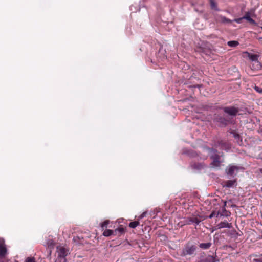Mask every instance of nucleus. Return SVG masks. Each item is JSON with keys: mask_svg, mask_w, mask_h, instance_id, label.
Instances as JSON below:
<instances>
[{"mask_svg": "<svg viewBox=\"0 0 262 262\" xmlns=\"http://www.w3.org/2000/svg\"><path fill=\"white\" fill-rule=\"evenodd\" d=\"M226 205V202H224V204L223 207L222 208V212H220V211H217L216 213V217L218 216L219 215L222 216H225V217H228L230 215V212L229 211H227L226 208L225 206Z\"/></svg>", "mask_w": 262, "mask_h": 262, "instance_id": "obj_7", "label": "nucleus"}, {"mask_svg": "<svg viewBox=\"0 0 262 262\" xmlns=\"http://www.w3.org/2000/svg\"><path fill=\"white\" fill-rule=\"evenodd\" d=\"M247 53L248 54V57L250 60L252 61H258L259 56L257 55Z\"/></svg>", "mask_w": 262, "mask_h": 262, "instance_id": "obj_18", "label": "nucleus"}, {"mask_svg": "<svg viewBox=\"0 0 262 262\" xmlns=\"http://www.w3.org/2000/svg\"><path fill=\"white\" fill-rule=\"evenodd\" d=\"M239 44L238 42L237 41H229L227 42V45L231 47H235L238 46Z\"/></svg>", "mask_w": 262, "mask_h": 262, "instance_id": "obj_23", "label": "nucleus"}, {"mask_svg": "<svg viewBox=\"0 0 262 262\" xmlns=\"http://www.w3.org/2000/svg\"><path fill=\"white\" fill-rule=\"evenodd\" d=\"M140 223L139 221H134V222H131L129 224V227L132 228H136L138 225H139Z\"/></svg>", "mask_w": 262, "mask_h": 262, "instance_id": "obj_24", "label": "nucleus"}, {"mask_svg": "<svg viewBox=\"0 0 262 262\" xmlns=\"http://www.w3.org/2000/svg\"><path fill=\"white\" fill-rule=\"evenodd\" d=\"M60 259L59 262H66L67 259L66 257L64 258H59Z\"/></svg>", "mask_w": 262, "mask_h": 262, "instance_id": "obj_34", "label": "nucleus"}, {"mask_svg": "<svg viewBox=\"0 0 262 262\" xmlns=\"http://www.w3.org/2000/svg\"><path fill=\"white\" fill-rule=\"evenodd\" d=\"M230 133L233 135L235 139L236 140L238 144L241 145L242 144V139L239 134L236 133L235 130H231Z\"/></svg>", "mask_w": 262, "mask_h": 262, "instance_id": "obj_10", "label": "nucleus"}, {"mask_svg": "<svg viewBox=\"0 0 262 262\" xmlns=\"http://www.w3.org/2000/svg\"><path fill=\"white\" fill-rule=\"evenodd\" d=\"M210 2L211 9L219 11L220 10L217 7L216 3L213 0H210Z\"/></svg>", "mask_w": 262, "mask_h": 262, "instance_id": "obj_22", "label": "nucleus"}, {"mask_svg": "<svg viewBox=\"0 0 262 262\" xmlns=\"http://www.w3.org/2000/svg\"><path fill=\"white\" fill-rule=\"evenodd\" d=\"M218 145L222 148L226 147L228 145L227 143L223 141H220L218 142Z\"/></svg>", "mask_w": 262, "mask_h": 262, "instance_id": "obj_25", "label": "nucleus"}, {"mask_svg": "<svg viewBox=\"0 0 262 262\" xmlns=\"http://www.w3.org/2000/svg\"><path fill=\"white\" fill-rule=\"evenodd\" d=\"M26 262H35L34 257H27L26 259Z\"/></svg>", "mask_w": 262, "mask_h": 262, "instance_id": "obj_31", "label": "nucleus"}, {"mask_svg": "<svg viewBox=\"0 0 262 262\" xmlns=\"http://www.w3.org/2000/svg\"><path fill=\"white\" fill-rule=\"evenodd\" d=\"M103 235L106 237L110 236L111 235H115L114 230L106 229L103 232Z\"/></svg>", "mask_w": 262, "mask_h": 262, "instance_id": "obj_20", "label": "nucleus"}, {"mask_svg": "<svg viewBox=\"0 0 262 262\" xmlns=\"http://www.w3.org/2000/svg\"><path fill=\"white\" fill-rule=\"evenodd\" d=\"M216 213H216L215 211H212L211 213L209 215L208 217L210 219H212L215 215L216 216Z\"/></svg>", "mask_w": 262, "mask_h": 262, "instance_id": "obj_32", "label": "nucleus"}, {"mask_svg": "<svg viewBox=\"0 0 262 262\" xmlns=\"http://www.w3.org/2000/svg\"><path fill=\"white\" fill-rule=\"evenodd\" d=\"M260 132L262 134V127L260 128Z\"/></svg>", "mask_w": 262, "mask_h": 262, "instance_id": "obj_37", "label": "nucleus"}, {"mask_svg": "<svg viewBox=\"0 0 262 262\" xmlns=\"http://www.w3.org/2000/svg\"><path fill=\"white\" fill-rule=\"evenodd\" d=\"M183 154L188 156L190 158H197V159L205 160L207 159V156L200 157L198 154L195 151L191 149H185L183 151Z\"/></svg>", "mask_w": 262, "mask_h": 262, "instance_id": "obj_4", "label": "nucleus"}, {"mask_svg": "<svg viewBox=\"0 0 262 262\" xmlns=\"http://www.w3.org/2000/svg\"><path fill=\"white\" fill-rule=\"evenodd\" d=\"M260 172L262 173V169L260 170Z\"/></svg>", "mask_w": 262, "mask_h": 262, "instance_id": "obj_39", "label": "nucleus"}, {"mask_svg": "<svg viewBox=\"0 0 262 262\" xmlns=\"http://www.w3.org/2000/svg\"><path fill=\"white\" fill-rule=\"evenodd\" d=\"M261 191H262V187H261Z\"/></svg>", "mask_w": 262, "mask_h": 262, "instance_id": "obj_40", "label": "nucleus"}, {"mask_svg": "<svg viewBox=\"0 0 262 262\" xmlns=\"http://www.w3.org/2000/svg\"><path fill=\"white\" fill-rule=\"evenodd\" d=\"M192 169L196 170H201L207 167V165L204 162H192L190 163Z\"/></svg>", "mask_w": 262, "mask_h": 262, "instance_id": "obj_5", "label": "nucleus"}, {"mask_svg": "<svg viewBox=\"0 0 262 262\" xmlns=\"http://www.w3.org/2000/svg\"><path fill=\"white\" fill-rule=\"evenodd\" d=\"M208 150L212 153L210 158L212 160L211 165L214 167H218L221 165L220 156L217 154V150L212 148H208Z\"/></svg>", "mask_w": 262, "mask_h": 262, "instance_id": "obj_2", "label": "nucleus"}, {"mask_svg": "<svg viewBox=\"0 0 262 262\" xmlns=\"http://www.w3.org/2000/svg\"><path fill=\"white\" fill-rule=\"evenodd\" d=\"M46 245L48 247V248L50 249L54 248V243L52 239L49 238L46 241Z\"/></svg>", "mask_w": 262, "mask_h": 262, "instance_id": "obj_15", "label": "nucleus"}, {"mask_svg": "<svg viewBox=\"0 0 262 262\" xmlns=\"http://www.w3.org/2000/svg\"><path fill=\"white\" fill-rule=\"evenodd\" d=\"M124 232V229L123 228H119L118 229H116L114 230L115 232V235H116L118 233H122Z\"/></svg>", "mask_w": 262, "mask_h": 262, "instance_id": "obj_26", "label": "nucleus"}, {"mask_svg": "<svg viewBox=\"0 0 262 262\" xmlns=\"http://www.w3.org/2000/svg\"><path fill=\"white\" fill-rule=\"evenodd\" d=\"M200 220L196 217H189L188 218L187 220H186V223L187 224H191L194 223L195 224V225H198L200 224Z\"/></svg>", "mask_w": 262, "mask_h": 262, "instance_id": "obj_11", "label": "nucleus"}, {"mask_svg": "<svg viewBox=\"0 0 262 262\" xmlns=\"http://www.w3.org/2000/svg\"><path fill=\"white\" fill-rule=\"evenodd\" d=\"M58 258H64L67 255V251L63 247L57 248Z\"/></svg>", "mask_w": 262, "mask_h": 262, "instance_id": "obj_8", "label": "nucleus"}, {"mask_svg": "<svg viewBox=\"0 0 262 262\" xmlns=\"http://www.w3.org/2000/svg\"><path fill=\"white\" fill-rule=\"evenodd\" d=\"M220 21L223 24H229L231 23L233 20L229 19L223 16H220Z\"/></svg>", "mask_w": 262, "mask_h": 262, "instance_id": "obj_19", "label": "nucleus"}, {"mask_svg": "<svg viewBox=\"0 0 262 262\" xmlns=\"http://www.w3.org/2000/svg\"><path fill=\"white\" fill-rule=\"evenodd\" d=\"M224 115H217L214 117V120L219 123L222 127H225L232 124L234 122V118L238 114L239 109L234 106H225L222 108Z\"/></svg>", "mask_w": 262, "mask_h": 262, "instance_id": "obj_1", "label": "nucleus"}, {"mask_svg": "<svg viewBox=\"0 0 262 262\" xmlns=\"http://www.w3.org/2000/svg\"><path fill=\"white\" fill-rule=\"evenodd\" d=\"M231 226L229 223H228L226 221L222 222L220 223L217 225V227L219 229L224 228H230Z\"/></svg>", "mask_w": 262, "mask_h": 262, "instance_id": "obj_14", "label": "nucleus"}, {"mask_svg": "<svg viewBox=\"0 0 262 262\" xmlns=\"http://www.w3.org/2000/svg\"><path fill=\"white\" fill-rule=\"evenodd\" d=\"M158 212V211H157L156 213H155V211L153 212H151L150 215L152 216L153 218H155Z\"/></svg>", "mask_w": 262, "mask_h": 262, "instance_id": "obj_33", "label": "nucleus"}, {"mask_svg": "<svg viewBox=\"0 0 262 262\" xmlns=\"http://www.w3.org/2000/svg\"><path fill=\"white\" fill-rule=\"evenodd\" d=\"M7 253V249L6 247V245H2L0 244V257H4Z\"/></svg>", "mask_w": 262, "mask_h": 262, "instance_id": "obj_13", "label": "nucleus"}, {"mask_svg": "<svg viewBox=\"0 0 262 262\" xmlns=\"http://www.w3.org/2000/svg\"><path fill=\"white\" fill-rule=\"evenodd\" d=\"M250 24L256 25L257 23L255 22V21L251 17L249 18L247 20Z\"/></svg>", "mask_w": 262, "mask_h": 262, "instance_id": "obj_29", "label": "nucleus"}, {"mask_svg": "<svg viewBox=\"0 0 262 262\" xmlns=\"http://www.w3.org/2000/svg\"><path fill=\"white\" fill-rule=\"evenodd\" d=\"M255 10L253 9H250L249 11L245 13V15L243 16L244 19L247 20L251 17V16L254 13Z\"/></svg>", "mask_w": 262, "mask_h": 262, "instance_id": "obj_16", "label": "nucleus"}, {"mask_svg": "<svg viewBox=\"0 0 262 262\" xmlns=\"http://www.w3.org/2000/svg\"><path fill=\"white\" fill-rule=\"evenodd\" d=\"M253 256L255 257L253 260L254 262H262V254H254Z\"/></svg>", "mask_w": 262, "mask_h": 262, "instance_id": "obj_21", "label": "nucleus"}, {"mask_svg": "<svg viewBox=\"0 0 262 262\" xmlns=\"http://www.w3.org/2000/svg\"><path fill=\"white\" fill-rule=\"evenodd\" d=\"M109 221L108 220H106L104 222H103V223H102L101 224V227L104 229V228H106L108 224H109Z\"/></svg>", "mask_w": 262, "mask_h": 262, "instance_id": "obj_27", "label": "nucleus"}, {"mask_svg": "<svg viewBox=\"0 0 262 262\" xmlns=\"http://www.w3.org/2000/svg\"><path fill=\"white\" fill-rule=\"evenodd\" d=\"M196 250V247L194 245L187 244L185 245L181 252V256L193 255Z\"/></svg>", "mask_w": 262, "mask_h": 262, "instance_id": "obj_3", "label": "nucleus"}, {"mask_svg": "<svg viewBox=\"0 0 262 262\" xmlns=\"http://www.w3.org/2000/svg\"><path fill=\"white\" fill-rule=\"evenodd\" d=\"M254 90L258 93H259L260 94H262V88L255 86Z\"/></svg>", "mask_w": 262, "mask_h": 262, "instance_id": "obj_28", "label": "nucleus"}, {"mask_svg": "<svg viewBox=\"0 0 262 262\" xmlns=\"http://www.w3.org/2000/svg\"><path fill=\"white\" fill-rule=\"evenodd\" d=\"M239 167L236 166H230L226 171L228 175L230 176H236L238 171Z\"/></svg>", "mask_w": 262, "mask_h": 262, "instance_id": "obj_6", "label": "nucleus"}, {"mask_svg": "<svg viewBox=\"0 0 262 262\" xmlns=\"http://www.w3.org/2000/svg\"><path fill=\"white\" fill-rule=\"evenodd\" d=\"M211 245L212 243L210 242H208L206 243H200L199 246L201 249H208L211 247Z\"/></svg>", "mask_w": 262, "mask_h": 262, "instance_id": "obj_17", "label": "nucleus"}, {"mask_svg": "<svg viewBox=\"0 0 262 262\" xmlns=\"http://www.w3.org/2000/svg\"><path fill=\"white\" fill-rule=\"evenodd\" d=\"M199 86H200V85H195L194 87H195H195H199Z\"/></svg>", "mask_w": 262, "mask_h": 262, "instance_id": "obj_38", "label": "nucleus"}, {"mask_svg": "<svg viewBox=\"0 0 262 262\" xmlns=\"http://www.w3.org/2000/svg\"><path fill=\"white\" fill-rule=\"evenodd\" d=\"M199 262H216L215 257L212 255H208L201 259Z\"/></svg>", "mask_w": 262, "mask_h": 262, "instance_id": "obj_12", "label": "nucleus"}, {"mask_svg": "<svg viewBox=\"0 0 262 262\" xmlns=\"http://www.w3.org/2000/svg\"><path fill=\"white\" fill-rule=\"evenodd\" d=\"M146 212H143L140 216V218L141 219V218H143L144 217V216H145L146 215Z\"/></svg>", "mask_w": 262, "mask_h": 262, "instance_id": "obj_36", "label": "nucleus"}, {"mask_svg": "<svg viewBox=\"0 0 262 262\" xmlns=\"http://www.w3.org/2000/svg\"><path fill=\"white\" fill-rule=\"evenodd\" d=\"M0 244H2V245H5V240L3 238L0 239Z\"/></svg>", "mask_w": 262, "mask_h": 262, "instance_id": "obj_35", "label": "nucleus"}, {"mask_svg": "<svg viewBox=\"0 0 262 262\" xmlns=\"http://www.w3.org/2000/svg\"><path fill=\"white\" fill-rule=\"evenodd\" d=\"M243 19H244L243 18V17H241V18H235L233 21H235L238 24H241L242 23Z\"/></svg>", "mask_w": 262, "mask_h": 262, "instance_id": "obj_30", "label": "nucleus"}, {"mask_svg": "<svg viewBox=\"0 0 262 262\" xmlns=\"http://www.w3.org/2000/svg\"><path fill=\"white\" fill-rule=\"evenodd\" d=\"M236 180L235 179L233 180H227L224 182L223 187L231 188L234 185H236Z\"/></svg>", "mask_w": 262, "mask_h": 262, "instance_id": "obj_9", "label": "nucleus"}]
</instances>
